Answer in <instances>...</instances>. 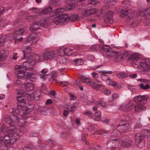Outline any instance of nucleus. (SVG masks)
<instances>
[{"label": "nucleus", "mask_w": 150, "mask_h": 150, "mask_svg": "<svg viewBox=\"0 0 150 150\" xmlns=\"http://www.w3.org/2000/svg\"><path fill=\"white\" fill-rule=\"evenodd\" d=\"M111 85L115 88H118V83L115 81H112L111 83Z\"/></svg>", "instance_id": "60"}, {"label": "nucleus", "mask_w": 150, "mask_h": 150, "mask_svg": "<svg viewBox=\"0 0 150 150\" xmlns=\"http://www.w3.org/2000/svg\"><path fill=\"white\" fill-rule=\"evenodd\" d=\"M85 115L88 116L90 118H93V114L92 112L89 110H86L84 112Z\"/></svg>", "instance_id": "52"}, {"label": "nucleus", "mask_w": 150, "mask_h": 150, "mask_svg": "<svg viewBox=\"0 0 150 150\" xmlns=\"http://www.w3.org/2000/svg\"><path fill=\"white\" fill-rule=\"evenodd\" d=\"M134 139L136 144L139 148H142L144 146V137L142 134L139 133H136L134 135Z\"/></svg>", "instance_id": "10"}, {"label": "nucleus", "mask_w": 150, "mask_h": 150, "mask_svg": "<svg viewBox=\"0 0 150 150\" xmlns=\"http://www.w3.org/2000/svg\"><path fill=\"white\" fill-rule=\"evenodd\" d=\"M50 74V72L45 68L43 69L39 73V76L43 81H45L47 78V76Z\"/></svg>", "instance_id": "23"}, {"label": "nucleus", "mask_w": 150, "mask_h": 150, "mask_svg": "<svg viewBox=\"0 0 150 150\" xmlns=\"http://www.w3.org/2000/svg\"><path fill=\"white\" fill-rule=\"evenodd\" d=\"M25 69L28 70L24 66L22 67L19 65L16 66L14 71L17 78L19 79L23 78V79L25 81L29 79L31 81H34L35 80V76L30 73H26Z\"/></svg>", "instance_id": "4"}, {"label": "nucleus", "mask_w": 150, "mask_h": 150, "mask_svg": "<svg viewBox=\"0 0 150 150\" xmlns=\"http://www.w3.org/2000/svg\"><path fill=\"white\" fill-rule=\"evenodd\" d=\"M32 12L38 13V10L37 8H33L29 9Z\"/></svg>", "instance_id": "63"}, {"label": "nucleus", "mask_w": 150, "mask_h": 150, "mask_svg": "<svg viewBox=\"0 0 150 150\" xmlns=\"http://www.w3.org/2000/svg\"><path fill=\"white\" fill-rule=\"evenodd\" d=\"M102 79L104 81H107L109 79V78L108 75L103 74L101 76Z\"/></svg>", "instance_id": "55"}, {"label": "nucleus", "mask_w": 150, "mask_h": 150, "mask_svg": "<svg viewBox=\"0 0 150 150\" xmlns=\"http://www.w3.org/2000/svg\"><path fill=\"white\" fill-rule=\"evenodd\" d=\"M57 54L61 57H64L65 56L64 48L62 47L58 49L57 52Z\"/></svg>", "instance_id": "36"}, {"label": "nucleus", "mask_w": 150, "mask_h": 150, "mask_svg": "<svg viewBox=\"0 0 150 150\" xmlns=\"http://www.w3.org/2000/svg\"><path fill=\"white\" fill-rule=\"evenodd\" d=\"M37 17V16H27L25 17V18L27 20L32 22Z\"/></svg>", "instance_id": "51"}, {"label": "nucleus", "mask_w": 150, "mask_h": 150, "mask_svg": "<svg viewBox=\"0 0 150 150\" xmlns=\"http://www.w3.org/2000/svg\"><path fill=\"white\" fill-rule=\"evenodd\" d=\"M65 11V9L63 8H59L56 9L54 11V13L56 14H58L60 13L64 12Z\"/></svg>", "instance_id": "43"}, {"label": "nucleus", "mask_w": 150, "mask_h": 150, "mask_svg": "<svg viewBox=\"0 0 150 150\" xmlns=\"http://www.w3.org/2000/svg\"><path fill=\"white\" fill-rule=\"evenodd\" d=\"M24 32L25 30L23 28H20L18 30L15 31V32L12 35V37L14 39H16L15 41V43H16L17 41L20 42L23 39V38L22 37L19 38V36L22 35Z\"/></svg>", "instance_id": "13"}, {"label": "nucleus", "mask_w": 150, "mask_h": 150, "mask_svg": "<svg viewBox=\"0 0 150 150\" xmlns=\"http://www.w3.org/2000/svg\"><path fill=\"white\" fill-rule=\"evenodd\" d=\"M134 105L133 102L132 101H129L127 104H122L119 108L120 110L127 112L132 110Z\"/></svg>", "instance_id": "17"}, {"label": "nucleus", "mask_w": 150, "mask_h": 150, "mask_svg": "<svg viewBox=\"0 0 150 150\" xmlns=\"http://www.w3.org/2000/svg\"><path fill=\"white\" fill-rule=\"evenodd\" d=\"M17 94L16 98L18 101L20 103H25V92L21 90H19L17 91Z\"/></svg>", "instance_id": "14"}, {"label": "nucleus", "mask_w": 150, "mask_h": 150, "mask_svg": "<svg viewBox=\"0 0 150 150\" xmlns=\"http://www.w3.org/2000/svg\"><path fill=\"white\" fill-rule=\"evenodd\" d=\"M132 143L131 139L126 136L121 135L118 140L109 139L107 141V147L112 150H118V146L120 144L122 146L129 147Z\"/></svg>", "instance_id": "3"}, {"label": "nucleus", "mask_w": 150, "mask_h": 150, "mask_svg": "<svg viewBox=\"0 0 150 150\" xmlns=\"http://www.w3.org/2000/svg\"><path fill=\"white\" fill-rule=\"evenodd\" d=\"M97 11V10L95 8L87 9L82 13V16L83 17L88 16L96 13Z\"/></svg>", "instance_id": "24"}, {"label": "nucleus", "mask_w": 150, "mask_h": 150, "mask_svg": "<svg viewBox=\"0 0 150 150\" xmlns=\"http://www.w3.org/2000/svg\"><path fill=\"white\" fill-rule=\"evenodd\" d=\"M65 54V56H71L72 55L74 52V50L72 49H70L68 48H64Z\"/></svg>", "instance_id": "35"}, {"label": "nucleus", "mask_w": 150, "mask_h": 150, "mask_svg": "<svg viewBox=\"0 0 150 150\" xmlns=\"http://www.w3.org/2000/svg\"><path fill=\"white\" fill-rule=\"evenodd\" d=\"M56 56V54L54 51H47L44 53L43 57L45 60H49L54 58Z\"/></svg>", "instance_id": "22"}, {"label": "nucleus", "mask_w": 150, "mask_h": 150, "mask_svg": "<svg viewBox=\"0 0 150 150\" xmlns=\"http://www.w3.org/2000/svg\"><path fill=\"white\" fill-rule=\"evenodd\" d=\"M104 22L106 23H112L113 22V20L112 19V17L107 16L105 18Z\"/></svg>", "instance_id": "48"}, {"label": "nucleus", "mask_w": 150, "mask_h": 150, "mask_svg": "<svg viewBox=\"0 0 150 150\" xmlns=\"http://www.w3.org/2000/svg\"><path fill=\"white\" fill-rule=\"evenodd\" d=\"M127 15H128L129 18L130 19L134 18L135 16V14L134 12L131 11H127V10H120V17L123 18Z\"/></svg>", "instance_id": "20"}, {"label": "nucleus", "mask_w": 150, "mask_h": 150, "mask_svg": "<svg viewBox=\"0 0 150 150\" xmlns=\"http://www.w3.org/2000/svg\"><path fill=\"white\" fill-rule=\"evenodd\" d=\"M80 18L79 17L77 14H73L71 15L70 17L68 16V20H69L71 22L76 21Z\"/></svg>", "instance_id": "33"}, {"label": "nucleus", "mask_w": 150, "mask_h": 150, "mask_svg": "<svg viewBox=\"0 0 150 150\" xmlns=\"http://www.w3.org/2000/svg\"><path fill=\"white\" fill-rule=\"evenodd\" d=\"M88 58L89 60L91 61H93L95 59V57L93 55H89L88 56Z\"/></svg>", "instance_id": "64"}, {"label": "nucleus", "mask_w": 150, "mask_h": 150, "mask_svg": "<svg viewBox=\"0 0 150 150\" xmlns=\"http://www.w3.org/2000/svg\"><path fill=\"white\" fill-rule=\"evenodd\" d=\"M139 86L140 87V88L143 90L149 89L150 88V86L148 84H146L145 85H144V83H141L139 85Z\"/></svg>", "instance_id": "41"}, {"label": "nucleus", "mask_w": 150, "mask_h": 150, "mask_svg": "<svg viewBox=\"0 0 150 150\" xmlns=\"http://www.w3.org/2000/svg\"><path fill=\"white\" fill-rule=\"evenodd\" d=\"M113 14V12L111 11H108L106 13L107 16L112 17Z\"/></svg>", "instance_id": "61"}, {"label": "nucleus", "mask_w": 150, "mask_h": 150, "mask_svg": "<svg viewBox=\"0 0 150 150\" xmlns=\"http://www.w3.org/2000/svg\"><path fill=\"white\" fill-rule=\"evenodd\" d=\"M79 77L83 82L91 86L94 89L98 90L102 85L101 82L97 79L92 80L89 78L85 77L81 74L79 75Z\"/></svg>", "instance_id": "5"}, {"label": "nucleus", "mask_w": 150, "mask_h": 150, "mask_svg": "<svg viewBox=\"0 0 150 150\" xmlns=\"http://www.w3.org/2000/svg\"><path fill=\"white\" fill-rule=\"evenodd\" d=\"M35 149V147L32 144L24 146L23 148V150H34Z\"/></svg>", "instance_id": "39"}, {"label": "nucleus", "mask_w": 150, "mask_h": 150, "mask_svg": "<svg viewBox=\"0 0 150 150\" xmlns=\"http://www.w3.org/2000/svg\"><path fill=\"white\" fill-rule=\"evenodd\" d=\"M148 96L146 95H139L134 97V100L136 103H142L143 104H145L147 101Z\"/></svg>", "instance_id": "19"}, {"label": "nucleus", "mask_w": 150, "mask_h": 150, "mask_svg": "<svg viewBox=\"0 0 150 150\" xmlns=\"http://www.w3.org/2000/svg\"><path fill=\"white\" fill-rule=\"evenodd\" d=\"M129 89L132 92L135 93L136 92V88L134 86H128Z\"/></svg>", "instance_id": "59"}, {"label": "nucleus", "mask_w": 150, "mask_h": 150, "mask_svg": "<svg viewBox=\"0 0 150 150\" xmlns=\"http://www.w3.org/2000/svg\"><path fill=\"white\" fill-rule=\"evenodd\" d=\"M27 110L29 111L30 115L27 117L25 119L24 118L22 117L23 112L22 111H21V113H19V114H18V113L17 114V116L19 117L17 119V122L15 123V125L16 124H17L19 126L22 127L26 125L27 122L25 119H26L27 117L30 116V111L28 109V108Z\"/></svg>", "instance_id": "11"}, {"label": "nucleus", "mask_w": 150, "mask_h": 150, "mask_svg": "<svg viewBox=\"0 0 150 150\" xmlns=\"http://www.w3.org/2000/svg\"><path fill=\"white\" fill-rule=\"evenodd\" d=\"M27 96V99L30 101H32L35 99L34 95L33 93H25V95Z\"/></svg>", "instance_id": "44"}, {"label": "nucleus", "mask_w": 150, "mask_h": 150, "mask_svg": "<svg viewBox=\"0 0 150 150\" xmlns=\"http://www.w3.org/2000/svg\"><path fill=\"white\" fill-rule=\"evenodd\" d=\"M0 144L2 145L3 147H7L8 145L12 144L11 138L9 135L5 136L3 139L0 140Z\"/></svg>", "instance_id": "18"}, {"label": "nucleus", "mask_w": 150, "mask_h": 150, "mask_svg": "<svg viewBox=\"0 0 150 150\" xmlns=\"http://www.w3.org/2000/svg\"><path fill=\"white\" fill-rule=\"evenodd\" d=\"M7 56V54L5 50H2L0 51V61L5 60Z\"/></svg>", "instance_id": "29"}, {"label": "nucleus", "mask_w": 150, "mask_h": 150, "mask_svg": "<svg viewBox=\"0 0 150 150\" xmlns=\"http://www.w3.org/2000/svg\"><path fill=\"white\" fill-rule=\"evenodd\" d=\"M53 22L56 25H61L62 23L67 22L68 21V15L63 13L56 16L52 19Z\"/></svg>", "instance_id": "8"}, {"label": "nucleus", "mask_w": 150, "mask_h": 150, "mask_svg": "<svg viewBox=\"0 0 150 150\" xmlns=\"http://www.w3.org/2000/svg\"><path fill=\"white\" fill-rule=\"evenodd\" d=\"M7 39L6 37L1 35L0 36V46H2Z\"/></svg>", "instance_id": "38"}, {"label": "nucleus", "mask_w": 150, "mask_h": 150, "mask_svg": "<svg viewBox=\"0 0 150 150\" xmlns=\"http://www.w3.org/2000/svg\"><path fill=\"white\" fill-rule=\"evenodd\" d=\"M99 146L97 144H96L94 146H89L88 148L86 150H97L98 149Z\"/></svg>", "instance_id": "50"}, {"label": "nucleus", "mask_w": 150, "mask_h": 150, "mask_svg": "<svg viewBox=\"0 0 150 150\" xmlns=\"http://www.w3.org/2000/svg\"><path fill=\"white\" fill-rule=\"evenodd\" d=\"M98 72L100 74H110L112 73L111 71H99Z\"/></svg>", "instance_id": "57"}, {"label": "nucleus", "mask_w": 150, "mask_h": 150, "mask_svg": "<svg viewBox=\"0 0 150 150\" xmlns=\"http://www.w3.org/2000/svg\"><path fill=\"white\" fill-rule=\"evenodd\" d=\"M101 115V112L100 111L98 110L95 113L94 115H93V118L94 120L99 121L100 119Z\"/></svg>", "instance_id": "31"}, {"label": "nucleus", "mask_w": 150, "mask_h": 150, "mask_svg": "<svg viewBox=\"0 0 150 150\" xmlns=\"http://www.w3.org/2000/svg\"><path fill=\"white\" fill-rule=\"evenodd\" d=\"M88 99V98L87 96H85L83 98V101L86 103L87 105H89L91 103V102L89 101Z\"/></svg>", "instance_id": "56"}, {"label": "nucleus", "mask_w": 150, "mask_h": 150, "mask_svg": "<svg viewBox=\"0 0 150 150\" xmlns=\"http://www.w3.org/2000/svg\"><path fill=\"white\" fill-rule=\"evenodd\" d=\"M98 105L101 106L105 108H107L108 105L107 103L103 101H99L98 103Z\"/></svg>", "instance_id": "49"}, {"label": "nucleus", "mask_w": 150, "mask_h": 150, "mask_svg": "<svg viewBox=\"0 0 150 150\" xmlns=\"http://www.w3.org/2000/svg\"><path fill=\"white\" fill-rule=\"evenodd\" d=\"M9 131L10 133L9 135L11 138V142L14 143L16 141L17 139L19 138L20 135L19 132H18L16 126L11 127L9 129Z\"/></svg>", "instance_id": "9"}, {"label": "nucleus", "mask_w": 150, "mask_h": 150, "mask_svg": "<svg viewBox=\"0 0 150 150\" xmlns=\"http://www.w3.org/2000/svg\"><path fill=\"white\" fill-rule=\"evenodd\" d=\"M119 97V95L117 93H115L113 94L112 96V98L113 99V100L111 101H110V102H112V101L114 100H115L117 99V98H118Z\"/></svg>", "instance_id": "54"}, {"label": "nucleus", "mask_w": 150, "mask_h": 150, "mask_svg": "<svg viewBox=\"0 0 150 150\" xmlns=\"http://www.w3.org/2000/svg\"><path fill=\"white\" fill-rule=\"evenodd\" d=\"M98 2L95 0H91L88 1V4L93 5H98Z\"/></svg>", "instance_id": "53"}, {"label": "nucleus", "mask_w": 150, "mask_h": 150, "mask_svg": "<svg viewBox=\"0 0 150 150\" xmlns=\"http://www.w3.org/2000/svg\"><path fill=\"white\" fill-rule=\"evenodd\" d=\"M61 85L64 87L68 86L69 85V83L67 82L62 81L60 82Z\"/></svg>", "instance_id": "62"}, {"label": "nucleus", "mask_w": 150, "mask_h": 150, "mask_svg": "<svg viewBox=\"0 0 150 150\" xmlns=\"http://www.w3.org/2000/svg\"><path fill=\"white\" fill-rule=\"evenodd\" d=\"M34 95L35 100H38L40 98V91H36L34 93H33Z\"/></svg>", "instance_id": "47"}, {"label": "nucleus", "mask_w": 150, "mask_h": 150, "mask_svg": "<svg viewBox=\"0 0 150 150\" xmlns=\"http://www.w3.org/2000/svg\"><path fill=\"white\" fill-rule=\"evenodd\" d=\"M26 90L28 91H31L34 90V85L32 83H26L24 84Z\"/></svg>", "instance_id": "26"}, {"label": "nucleus", "mask_w": 150, "mask_h": 150, "mask_svg": "<svg viewBox=\"0 0 150 150\" xmlns=\"http://www.w3.org/2000/svg\"><path fill=\"white\" fill-rule=\"evenodd\" d=\"M17 108L15 109L14 108L12 109L13 115L10 117L8 115H5L4 117V120L8 124L9 129L11 127H15V123H16L17 119L18 118V117L17 116V114H19V113L21 112V111L23 112L22 117L25 119L30 115L29 111L27 110V107L25 106L22 105L20 103L17 104Z\"/></svg>", "instance_id": "2"}, {"label": "nucleus", "mask_w": 150, "mask_h": 150, "mask_svg": "<svg viewBox=\"0 0 150 150\" xmlns=\"http://www.w3.org/2000/svg\"><path fill=\"white\" fill-rule=\"evenodd\" d=\"M145 107L141 103L137 104L134 106V110L136 112H140L145 110Z\"/></svg>", "instance_id": "27"}, {"label": "nucleus", "mask_w": 150, "mask_h": 150, "mask_svg": "<svg viewBox=\"0 0 150 150\" xmlns=\"http://www.w3.org/2000/svg\"><path fill=\"white\" fill-rule=\"evenodd\" d=\"M32 51L31 48L27 46L23 48V51L24 54L23 59H28L29 58L28 54L31 53Z\"/></svg>", "instance_id": "25"}, {"label": "nucleus", "mask_w": 150, "mask_h": 150, "mask_svg": "<svg viewBox=\"0 0 150 150\" xmlns=\"http://www.w3.org/2000/svg\"><path fill=\"white\" fill-rule=\"evenodd\" d=\"M38 39V37L33 35H30L28 38L25 42L27 45H35L36 44Z\"/></svg>", "instance_id": "21"}, {"label": "nucleus", "mask_w": 150, "mask_h": 150, "mask_svg": "<svg viewBox=\"0 0 150 150\" xmlns=\"http://www.w3.org/2000/svg\"><path fill=\"white\" fill-rule=\"evenodd\" d=\"M87 136V134H83L82 136V139L83 141H85V143L87 145H88L89 144V143L86 141V138Z\"/></svg>", "instance_id": "58"}, {"label": "nucleus", "mask_w": 150, "mask_h": 150, "mask_svg": "<svg viewBox=\"0 0 150 150\" xmlns=\"http://www.w3.org/2000/svg\"><path fill=\"white\" fill-rule=\"evenodd\" d=\"M40 26L44 28H46L48 26V22L45 19H42L40 21H35L31 26L30 30L31 31L34 32L37 30Z\"/></svg>", "instance_id": "7"}, {"label": "nucleus", "mask_w": 150, "mask_h": 150, "mask_svg": "<svg viewBox=\"0 0 150 150\" xmlns=\"http://www.w3.org/2000/svg\"><path fill=\"white\" fill-rule=\"evenodd\" d=\"M141 69L144 71H148L150 69V59L142 60L139 63Z\"/></svg>", "instance_id": "15"}, {"label": "nucleus", "mask_w": 150, "mask_h": 150, "mask_svg": "<svg viewBox=\"0 0 150 150\" xmlns=\"http://www.w3.org/2000/svg\"><path fill=\"white\" fill-rule=\"evenodd\" d=\"M142 134L144 138L150 137V130L147 129H143L142 131Z\"/></svg>", "instance_id": "34"}, {"label": "nucleus", "mask_w": 150, "mask_h": 150, "mask_svg": "<svg viewBox=\"0 0 150 150\" xmlns=\"http://www.w3.org/2000/svg\"><path fill=\"white\" fill-rule=\"evenodd\" d=\"M88 129L89 131L92 134L96 133L97 134H105L109 133L110 132L109 130H102L100 132H97L96 126L95 125L89 126Z\"/></svg>", "instance_id": "16"}, {"label": "nucleus", "mask_w": 150, "mask_h": 150, "mask_svg": "<svg viewBox=\"0 0 150 150\" xmlns=\"http://www.w3.org/2000/svg\"><path fill=\"white\" fill-rule=\"evenodd\" d=\"M118 78L122 79L128 76L127 74L122 72H120L117 74Z\"/></svg>", "instance_id": "40"}, {"label": "nucleus", "mask_w": 150, "mask_h": 150, "mask_svg": "<svg viewBox=\"0 0 150 150\" xmlns=\"http://www.w3.org/2000/svg\"><path fill=\"white\" fill-rule=\"evenodd\" d=\"M130 58L131 59L135 60L137 61L139 60V56L137 54L134 53L132 54L130 57Z\"/></svg>", "instance_id": "45"}, {"label": "nucleus", "mask_w": 150, "mask_h": 150, "mask_svg": "<svg viewBox=\"0 0 150 150\" xmlns=\"http://www.w3.org/2000/svg\"><path fill=\"white\" fill-rule=\"evenodd\" d=\"M33 58V59H31L28 60L23 63V66L30 70H31L33 69L34 65L36 62L39 61L40 59V56L37 54L34 55Z\"/></svg>", "instance_id": "6"}, {"label": "nucleus", "mask_w": 150, "mask_h": 150, "mask_svg": "<svg viewBox=\"0 0 150 150\" xmlns=\"http://www.w3.org/2000/svg\"><path fill=\"white\" fill-rule=\"evenodd\" d=\"M50 3L53 6H59L61 3L60 0H51Z\"/></svg>", "instance_id": "37"}, {"label": "nucleus", "mask_w": 150, "mask_h": 150, "mask_svg": "<svg viewBox=\"0 0 150 150\" xmlns=\"http://www.w3.org/2000/svg\"><path fill=\"white\" fill-rule=\"evenodd\" d=\"M77 4H71L68 6L67 7L66 9V11H70L74 8H76L77 7Z\"/></svg>", "instance_id": "46"}, {"label": "nucleus", "mask_w": 150, "mask_h": 150, "mask_svg": "<svg viewBox=\"0 0 150 150\" xmlns=\"http://www.w3.org/2000/svg\"><path fill=\"white\" fill-rule=\"evenodd\" d=\"M76 103L72 104H69L67 105V108L69 111L73 113L76 109Z\"/></svg>", "instance_id": "32"}, {"label": "nucleus", "mask_w": 150, "mask_h": 150, "mask_svg": "<svg viewBox=\"0 0 150 150\" xmlns=\"http://www.w3.org/2000/svg\"><path fill=\"white\" fill-rule=\"evenodd\" d=\"M118 130L117 129L114 130L111 133L110 136V138L111 139L114 140H118Z\"/></svg>", "instance_id": "30"}, {"label": "nucleus", "mask_w": 150, "mask_h": 150, "mask_svg": "<svg viewBox=\"0 0 150 150\" xmlns=\"http://www.w3.org/2000/svg\"><path fill=\"white\" fill-rule=\"evenodd\" d=\"M91 51H100L101 52H106L107 55L113 59L115 62H119L126 58L128 55V52L125 51L120 53L114 51L112 49L105 45H101L99 44L94 45L90 48Z\"/></svg>", "instance_id": "1"}, {"label": "nucleus", "mask_w": 150, "mask_h": 150, "mask_svg": "<svg viewBox=\"0 0 150 150\" xmlns=\"http://www.w3.org/2000/svg\"><path fill=\"white\" fill-rule=\"evenodd\" d=\"M75 64L77 66L82 65L83 64V60L81 59H76L74 60Z\"/></svg>", "instance_id": "42"}, {"label": "nucleus", "mask_w": 150, "mask_h": 150, "mask_svg": "<svg viewBox=\"0 0 150 150\" xmlns=\"http://www.w3.org/2000/svg\"><path fill=\"white\" fill-rule=\"evenodd\" d=\"M52 7L50 6H49L47 8L43 9L41 11L39 12V13L40 15L41 16L45 15L49 13L52 11Z\"/></svg>", "instance_id": "28"}, {"label": "nucleus", "mask_w": 150, "mask_h": 150, "mask_svg": "<svg viewBox=\"0 0 150 150\" xmlns=\"http://www.w3.org/2000/svg\"><path fill=\"white\" fill-rule=\"evenodd\" d=\"M130 128V125L128 122L125 120H121L117 129L120 132H126Z\"/></svg>", "instance_id": "12"}]
</instances>
